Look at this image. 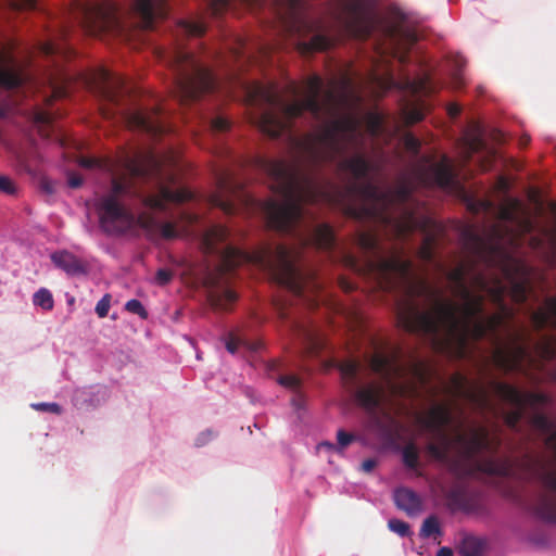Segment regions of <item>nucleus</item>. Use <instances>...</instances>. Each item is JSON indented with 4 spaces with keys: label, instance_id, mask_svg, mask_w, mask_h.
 I'll use <instances>...</instances> for the list:
<instances>
[{
    "label": "nucleus",
    "instance_id": "64",
    "mask_svg": "<svg viewBox=\"0 0 556 556\" xmlns=\"http://www.w3.org/2000/svg\"><path fill=\"white\" fill-rule=\"evenodd\" d=\"M340 285H341V288L343 289V291H345V292H351L353 290V286L343 279L340 281Z\"/></svg>",
    "mask_w": 556,
    "mask_h": 556
},
{
    "label": "nucleus",
    "instance_id": "33",
    "mask_svg": "<svg viewBox=\"0 0 556 556\" xmlns=\"http://www.w3.org/2000/svg\"><path fill=\"white\" fill-rule=\"evenodd\" d=\"M404 465L409 469H416L419 465V453L417 446L410 442L402 451Z\"/></svg>",
    "mask_w": 556,
    "mask_h": 556
},
{
    "label": "nucleus",
    "instance_id": "31",
    "mask_svg": "<svg viewBox=\"0 0 556 556\" xmlns=\"http://www.w3.org/2000/svg\"><path fill=\"white\" fill-rule=\"evenodd\" d=\"M41 53L47 56L62 55L68 58L71 49L63 42L46 41L40 46Z\"/></svg>",
    "mask_w": 556,
    "mask_h": 556
},
{
    "label": "nucleus",
    "instance_id": "11",
    "mask_svg": "<svg viewBox=\"0 0 556 556\" xmlns=\"http://www.w3.org/2000/svg\"><path fill=\"white\" fill-rule=\"evenodd\" d=\"M333 18L344 33L356 39H367L374 29V21L362 0L340 2Z\"/></svg>",
    "mask_w": 556,
    "mask_h": 556
},
{
    "label": "nucleus",
    "instance_id": "20",
    "mask_svg": "<svg viewBox=\"0 0 556 556\" xmlns=\"http://www.w3.org/2000/svg\"><path fill=\"white\" fill-rule=\"evenodd\" d=\"M393 497L396 507L405 511L408 516H415L422 509L420 496L409 488H397L394 491Z\"/></svg>",
    "mask_w": 556,
    "mask_h": 556
},
{
    "label": "nucleus",
    "instance_id": "55",
    "mask_svg": "<svg viewBox=\"0 0 556 556\" xmlns=\"http://www.w3.org/2000/svg\"><path fill=\"white\" fill-rule=\"evenodd\" d=\"M377 466V460L374 459V458H368V459H365L363 463H362V470L364 472H371L375 467Z\"/></svg>",
    "mask_w": 556,
    "mask_h": 556
},
{
    "label": "nucleus",
    "instance_id": "7",
    "mask_svg": "<svg viewBox=\"0 0 556 556\" xmlns=\"http://www.w3.org/2000/svg\"><path fill=\"white\" fill-rule=\"evenodd\" d=\"M157 58L173 71V94L181 104L215 89L211 71L180 45L170 50H159Z\"/></svg>",
    "mask_w": 556,
    "mask_h": 556
},
{
    "label": "nucleus",
    "instance_id": "28",
    "mask_svg": "<svg viewBox=\"0 0 556 556\" xmlns=\"http://www.w3.org/2000/svg\"><path fill=\"white\" fill-rule=\"evenodd\" d=\"M484 546L485 544L483 540L472 535H467L462 540L458 553L462 556H482Z\"/></svg>",
    "mask_w": 556,
    "mask_h": 556
},
{
    "label": "nucleus",
    "instance_id": "57",
    "mask_svg": "<svg viewBox=\"0 0 556 556\" xmlns=\"http://www.w3.org/2000/svg\"><path fill=\"white\" fill-rule=\"evenodd\" d=\"M18 9H35L37 5V0H21V2L15 4Z\"/></svg>",
    "mask_w": 556,
    "mask_h": 556
},
{
    "label": "nucleus",
    "instance_id": "8",
    "mask_svg": "<svg viewBox=\"0 0 556 556\" xmlns=\"http://www.w3.org/2000/svg\"><path fill=\"white\" fill-rule=\"evenodd\" d=\"M532 425L546 434L545 444L555 456L554 462H539L533 469V476L542 488V491L536 495L533 509L542 520L556 522V427L542 413L532 417Z\"/></svg>",
    "mask_w": 556,
    "mask_h": 556
},
{
    "label": "nucleus",
    "instance_id": "35",
    "mask_svg": "<svg viewBox=\"0 0 556 556\" xmlns=\"http://www.w3.org/2000/svg\"><path fill=\"white\" fill-rule=\"evenodd\" d=\"M440 534L441 529L438 518L435 516H429L426 518L420 529V536L427 539Z\"/></svg>",
    "mask_w": 556,
    "mask_h": 556
},
{
    "label": "nucleus",
    "instance_id": "34",
    "mask_svg": "<svg viewBox=\"0 0 556 556\" xmlns=\"http://www.w3.org/2000/svg\"><path fill=\"white\" fill-rule=\"evenodd\" d=\"M316 241L313 243H336L333 229L327 224L317 225L314 229ZM301 243H311L309 241H302Z\"/></svg>",
    "mask_w": 556,
    "mask_h": 556
},
{
    "label": "nucleus",
    "instance_id": "46",
    "mask_svg": "<svg viewBox=\"0 0 556 556\" xmlns=\"http://www.w3.org/2000/svg\"><path fill=\"white\" fill-rule=\"evenodd\" d=\"M206 2L212 14L218 15L228 8L230 0H206Z\"/></svg>",
    "mask_w": 556,
    "mask_h": 556
},
{
    "label": "nucleus",
    "instance_id": "51",
    "mask_svg": "<svg viewBox=\"0 0 556 556\" xmlns=\"http://www.w3.org/2000/svg\"><path fill=\"white\" fill-rule=\"evenodd\" d=\"M40 189L47 194H53L55 192L54 182L46 177L40 180Z\"/></svg>",
    "mask_w": 556,
    "mask_h": 556
},
{
    "label": "nucleus",
    "instance_id": "22",
    "mask_svg": "<svg viewBox=\"0 0 556 556\" xmlns=\"http://www.w3.org/2000/svg\"><path fill=\"white\" fill-rule=\"evenodd\" d=\"M382 393V388L370 384L355 390L354 397L361 406L372 412L379 407Z\"/></svg>",
    "mask_w": 556,
    "mask_h": 556
},
{
    "label": "nucleus",
    "instance_id": "15",
    "mask_svg": "<svg viewBox=\"0 0 556 556\" xmlns=\"http://www.w3.org/2000/svg\"><path fill=\"white\" fill-rule=\"evenodd\" d=\"M216 191L212 193L207 203L213 207L220 208L226 215L237 213V200L249 203L253 200L241 194V186L237 182L232 174L227 169H220L216 173Z\"/></svg>",
    "mask_w": 556,
    "mask_h": 556
},
{
    "label": "nucleus",
    "instance_id": "23",
    "mask_svg": "<svg viewBox=\"0 0 556 556\" xmlns=\"http://www.w3.org/2000/svg\"><path fill=\"white\" fill-rule=\"evenodd\" d=\"M336 42V38L330 35L318 33L315 34L308 41H299L296 45L298 51L302 55H308L314 52H323L331 48Z\"/></svg>",
    "mask_w": 556,
    "mask_h": 556
},
{
    "label": "nucleus",
    "instance_id": "12",
    "mask_svg": "<svg viewBox=\"0 0 556 556\" xmlns=\"http://www.w3.org/2000/svg\"><path fill=\"white\" fill-rule=\"evenodd\" d=\"M531 324L536 331L545 328L554 331L541 334L534 348L543 361L556 358V296L548 298L542 307L531 314Z\"/></svg>",
    "mask_w": 556,
    "mask_h": 556
},
{
    "label": "nucleus",
    "instance_id": "53",
    "mask_svg": "<svg viewBox=\"0 0 556 556\" xmlns=\"http://www.w3.org/2000/svg\"><path fill=\"white\" fill-rule=\"evenodd\" d=\"M79 165L85 168H94L100 166V161L92 157H80Z\"/></svg>",
    "mask_w": 556,
    "mask_h": 556
},
{
    "label": "nucleus",
    "instance_id": "43",
    "mask_svg": "<svg viewBox=\"0 0 556 556\" xmlns=\"http://www.w3.org/2000/svg\"><path fill=\"white\" fill-rule=\"evenodd\" d=\"M111 303V295L104 294L102 299L96 305V313L100 318L108 316Z\"/></svg>",
    "mask_w": 556,
    "mask_h": 556
},
{
    "label": "nucleus",
    "instance_id": "60",
    "mask_svg": "<svg viewBox=\"0 0 556 556\" xmlns=\"http://www.w3.org/2000/svg\"><path fill=\"white\" fill-rule=\"evenodd\" d=\"M288 91L293 94V96H299L300 93V88L299 86L294 83V81H291L289 85H288Z\"/></svg>",
    "mask_w": 556,
    "mask_h": 556
},
{
    "label": "nucleus",
    "instance_id": "40",
    "mask_svg": "<svg viewBox=\"0 0 556 556\" xmlns=\"http://www.w3.org/2000/svg\"><path fill=\"white\" fill-rule=\"evenodd\" d=\"M404 114L406 123L408 124H416L422 121L425 116L424 110L418 106L406 108Z\"/></svg>",
    "mask_w": 556,
    "mask_h": 556
},
{
    "label": "nucleus",
    "instance_id": "48",
    "mask_svg": "<svg viewBox=\"0 0 556 556\" xmlns=\"http://www.w3.org/2000/svg\"><path fill=\"white\" fill-rule=\"evenodd\" d=\"M279 383L294 391L300 388V379L293 375L281 376L279 378Z\"/></svg>",
    "mask_w": 556,
    "mask_h": 556
},
{
    "label": "nucleus",
    "instance_id": "10",
    "mask_svg": "<svg viewBox=\"0 0 556 556\" xmlns=\"http://www.w3.org/2000/svg\"><path fill=\"white\" fill-rule=\"evenodd\" d=\"M490 389L502 401L514 406L504 416L505 424L511 429L518 427L527 406L545 404L547 402V396L543 393L521 392L519 389L497 380H491Z\"/></svg>",
    "mask_w": 556,
    "mask_h": 556
},
{
    "label": "nucleus",
    "instance_id": "58",
    "mask_svg": "<svg viewBox=\"0 0 556 556\" xmlns=\"http://www.w3.org/2000/svg\"><path fill=\"white\" fill-rule=\"evenodd\" d=\"M11 106L9 104L0 105V118H8L11 114Z\"/></svg>",
    "mask_w": 556,
    "mask_h": 556
},
{
    "label": "nucleus",
    "instance_id": "19",
    "mask_svg": "<svg viewBox=\"0 0 556 556\" xmlns=\"http://www.w3.org/2000/svg\"><path fill=\"white\" fill-rule=\"evenodd\" d=\"M447 507L453 510L470 511L475 508L476 502L469 491L463 485H454L444 493Z\"/></svg>",
    "mask_w": 556,
    "mask_h": 556
},
{
    "label": "nucleus",
    "instance_id": "2",
    "mask_svg": "<svg viewBox=\"0 0 556 556\" xmlns=\"http://www.w3.org/2000/svg\"><path fill=\"white\" fill-rule=\"evenodd\" d=\"M369 258L363 264L349 256L350 266L375 278L380 288L401 292L396 302L397 325L405 331L426 337L432 348L454 358H468L476 344L486 338L493 345L491 361L501 371L520 370L528 355L522 334H510L504 344L498 333L511 317L504 298L516 303L527 301L531 288V269L504 250L505 245H463V260L444 271L457 304L442 300L437 289L419 279L413 262L399 251L386 255L380 245H361Z\"/></svg>",
    "mask_w": 556,
    "mask_h": 556
},
{
    "label": "nucleus",
    "instance_id": "63",
    "mask_svg": "<svg viewBox=\"0 0 556 556\" xmlns=\"http://www.w3.org/2000/svg\"><path fill=\"white\" fill-rule=\"evenodd\" d=\"M482 146H483L482 141L477 139L470 143V149L472 152H477L478 150H480V148Z\"/></svg>",
    "mask_w": 556,
    "mask_h": 556
},
{
    "label": "nucleus",
    "instance_id": "47",
    "mask_svg": "<svg viewBox=\"0 0 556 556\" xmlns=\"http://www.w3.org/2000/svg\"><path fill=\"white\" fill-rule=\"evenodd\" d=\"M174 273L167 268H160L155 274V282L159 286H166L173 279Z\"/></svg>",
    "mask_w": 556,
    "mask_h": 556
},
{
    "label": "nucleus",
    "instance_id": "30",
    "mask_svg": "<svg viewBox=\"0 0 556 556\" xmlns=\"http://www.w3.org/2000/svg\"><path fill=\"white\" fill-rule=\"evenodd\" d=\"M359 363L357 361H348L340 366L342 378L351 388H354L356 384Z\"/></svg>",
    "mask_w": 556,
    "mask_h": 556
},
{
    "label": "nucleus",
    "instance_id": "3",
    "mask_svg": "<svg viewBox=\"0 0 556 556\" xmlns=\"http://www.w3.org/2000/svg\"><path fill=\"white\" fill-rule=\"evenodd\" d=\"M130 192L128 184L119 178H112L111 191L102 195L97 203L100 224L105 232L113 235H140L149 239H178L193 233L203 235L200 243H222L230 236V230L222 224L205 226L200 215L190 210L176 207L175 219L164 222L159 214L165 213L168 205L176 206L194 200L195 194L176 185L172 176L169 184L160 182L156 194L140 195L144 211L135 216L121 198Z\"/></svg>",
    "mask_w": 556,
    "mask_h": 556
},
{
    "label": "nucleus",
    "instance_id": "32",
    "mask_svg": "<svg viewBox=\"0 0 556 556\" xmlns=\"http://www.w3.org/2000/svg\"><path fill=\"white\" fill-rule=\"evenodd\" d=\"M521 210V203L517 199H508L500 210V217L506 222H515Z\"/></svg>",
    "mask_w": 556,
    "mask_h": 556
},
{
    "label": "nucleus",
    "instance_id": "14",
    "mask_svg": "<svg viewBox=\"0 0 556 556\" xmlns=\"http://www.w3.org/2000/svg\"><path fill=\"white\" fill-rule=\"evenodd\" d=\"M370 369L380 376L388 389L394 395H404L408 391V387L397 382L406 375V367L401 364V351L394 349L386 354L383 352H375L369 358Z\"/></svg>",
    "mask_w": 556,
    "mask_h": 556
},
{
    "label": "nucleus",
    "instance_id": "52",
    "mask_svg": "<svg viewBox=\"0 0 556 556\" xmlns=\"http://www.w3.org/2000/svg\"><path fill=\"white\" fill-rule=\"evenodd\" d=\"M419 247H420V255H421V257L425 258L428 262H431L432 258L434 257L433 248L435 245L425 244V245H419Z\"/></svg>",
    "mask_w": 556,
    "mask_h": 556
},
{
    "label": "nucleus",
    "instance_id": "25",
    "mask_svg": "<svg viewBox=\"0 0 556 556\" xmlns=\"http://www.w3.org/2000/svg\"><path fill=\"white\" fill-rule=\"evenodd\" d=\"M401 88L414 97L428 96L434 91V86L429 75L414 79L406 77L402 81Z\"/></svg>",
    "mask_w": 556,
    "mask_h": 556
},
{
    "label": "nucleus",
    "instance_id": "62",
    "mask_svg": "<svg viewBox=\"0 0 556 556\" xmlns=\"http://www.w3.org/2000/svg\"><path fill=\"white\" fill-rule=\"evenodd\" d=\"M437 556H453V551L450 547H441Z\"/></svg>",
    "mask_w": 556,
    "mask_h": 556
},
{
    "label": "nucleus",
    "instance_id": "5",
    "mask_svg": "<svg viewBox=\"0 0 556 556\" xmlns=\"http://www.w3.org/2000/svg\"><path fill=\"white\" fill-rule=\"evenodd\" d=\"M422 427L428 430L434 441L426 446L428 454L437 460H446L452 444L456 443L459 454L467 460H473L482 453H489L491 457L478 460V471L496 477H510L514 464L508 457H494L498 452L502 440L500 435H491L484 426H472L466 432L462 431L463 422L456 426L453 439L446 432V428L454 424L452 406L448 404H435L429 408L420 420Z\"/></svg>",
    "mask_w": 556,
    "mask_h": 556
},
{
    "label": "nucleus",
    "instance_id": "18",
    "mask_svg": "<svg viewBox=\"0 0 556 556\" xmlns=\"http://www.w3.org/2000/svg\"><path fill=\"white\" fill-rule=\"evenodd\" d=\"M51 261L55 267L70 276L85 275L88 271V263L66 250L52 253Z\"/></svg>",
    "mask_w": 556,
    "mask_h": 556
},
{
    "label": "nucleus",
    "instance_id": "24",
    "mask_svg": "<svg viewBox=\"0 0 556 556\" xmlns=\"http://www.w3.org/2000/svg\"><path fill=\"white\" fill-rule=\"evenodd\" d=\"M277 313L279 318L288 323L290 331L300 336L304 341L315 348L317 345L315 333L307 326L290 319V313L282 304H276Z\"/></svg>",
    "mask_w": 556,
    "mask_h": 556
},
{
    "label": "nucleus",
    "instance_id": "6",
    "mask_svg": "<svg viewBox=\"0 0 556 556\" xmlns=\"http://www.w3.org/2000/svg\"><path fill=\"white\" fill-rule=\"evenodd\" d=\"M89 84L108 102L106 106L101 108V114L104 118H118L127 127L143 131L151 137H159L170 130L160 105L151 110L130 109L121 105V98L126 92V83L122 76L101 67L92 74Z\"/></svg>",
    "mask_w": 556,
    "mask_h": 556
},
{
    "label": "nucleus",
    "instance_id": "38",
    "mask_svg": "<svg viewBox=\"0 0 556 556\" xmlns=\"http://www.w3.org/2000/svg\"><path fill=\"white\" fill-rule=\"evenodd\" d=\"M125 309L128 311L129 313L138 315L142 319H147L149 316V314H148L147 309L144 308V306L142 305V303L136 299H131V300L127 301L125 304Z\"/></svg>",
    "mask_w": 556,
    "mask_h": 556
},
{
    "label": "nucleus",
    "instance_id": "16",
    "mask_svg": "<svg viewBox=\"0 0 556 556\" xmlns=\"http://www.w3.org/2000/svg\"><path fill=\"white\" fill-rule=\"evenodd\" d=\"M450 393L454 397L468 401L480 412H495V406L490 397V391L481 382L470 381L462 374H455L451 377Z\"/></svg>",
    "mask_w": 556,
    "mask_h": 556
},
{
    "label": "nucleus",
    "instance_id": "4",
    "mask_svg": "<svg viewBox=\"0 0 556 556\" xmlns=\"http://www.w3.org/2000/svg\"><path fill=\"white\" fill-rule=\"evenodd\" d=\"M218 251L217 263L214 269L205 276L207 287V301L214 311H230L238 300V294L228 287L223 286L225 275L235 270L243 262L251 261L267 271L273 280L287 288L299 298L314 299L320 290V282L314 268L303 257L300 245H257L251 254L242 252L238 245H222Z\"/></svg>",
    "mask_w": 556,
    "mask_h": 556
},
{
    "label": "nucleus",
    "instance_id": "45",
    "mask_svg": "<svg viewBox=\"0 0 556 556\" xmlns=\"http://www.w3.org/2000/svg\"><path fill=\"white\" fill-rule=\"evenodd\" d=\"M367 127H368L369 132L372 136H377L380 132L381 127H382L381 117L377 114H370L368 116Z\"/></svg>",
    "mask_w": 556,
    "mask_h": 556
},
{
    "label": "nucleus",
    "instance_id": "49",
    "mask_svg": "<svg viewBox=\"0 0 556 556\" xmlns=\"http://www.w3.org/2000/svg\"><path fill=\"white\" fill-rule=\"evenodd\" d=\"M229 127H230L229 122L224 117L217 116L211 121V128L214 131L223 132V131L228 130Z\"/></svg>",
    "mask_w": 556,
    "mask_h": 556
},
{
    "label": "nucleus",
    "instance_id": "27",
    "mask_svg": "<svg viewBox=\"0 0 556 556\" xmlns=\"http://www.w3.org/2000/svg\"><path fill=\"white\" fill-rule=\"evenodd\" d=\"M354 440H355V437L353 434L341 429L337 432V441H338L337 445L329 441H324L317 445V451L318 452L326 451L328 453L337 452V453L341 454L343 452V448H345L348 445H350Z\"/></svg>",
    "mask_w": 556,
    "mask_h": 556
},
{
    "label": "nucleus",
    "instance_id": "50",
    "mask_svg": "<svg viewBox=\"0 0 556 556\" xmlns=\"http://www.w3.org/2000/svg\"><path fill=\"white\" fill-rule=\"evenodd\" d=\"M53 113L49 111H39L35 115L36 122L41 125H50L53 122Z\"/></svg>",
    "mask_w": 556,
    "mask_h": 556
},
{
    "label": "nucleus",
    "instance_id": "26",
    "mask_svg": "<svg viewBox=\"0 0 556 556\" xmlns=\"http://www.w3.org/2000/svg\"><path fill=\"white\" fill-rule=\"evenodd\" d=\"M23 84L21 71L14 64L13 60L8 59L4 66H0V87L13 89Z\"/></svg>",
    "mask_w": 556,
    "mask_h": 556
},
{
    "label": "nucleus",
    "instance_id": "37",
    "mask_svg": "<svg viewBox=\"0 0 556 556\" xmlns=\"http://www.w3.org/2000/svg\"><path fill=\"white\" fill-rule=\"evenodd\" d=\"M128 166H129V170L131 172V174L134 176H138V177L147 176L148 172L150 170V168H148L146 165L137 164L132 161L129 163ZM151 167H152L151 170H155V172L160 170L159 164L154 160L151 161Z\"/></svg>",
    "mask_w": 556,
    "mask_h": 556
},
{
    "label": "nucleus",
    "instance_id": "36",
    "mask_svg": "<svg viewBox=\"0 0 556 556\" xmlns=\"http://www.w3.org/2000/svg\"><path fill=\"white\" fill-rule=\"evenodd\" d=\"M34 304L37 306H40L41 308L46 311H51L54 305V301L52 298V293L45 288L39 289L34 294Z\"/></svg>",
    "mask_w": 556,
    "mask_h": 556
},
{
    "label": "nucleus",
    "instance_id": "9",
    "mask_svg": "<svg viewBox=\"0 0 556 556\" xmlns=\"http://www.w3.org/2000/svg\"><path fill=\"white\" fill-rule=\"evenodd\" d=\"M73 14L90 36L117 34L123 29L117 9L108 1L77 0Z\"/></svg>",
    "mask_w": 556,
    "mask_h": 556
},
{
    "label": "nucleus",
    "instance_id": "41",
    "mask_svg": "<svg viewBox=\"0 0 556 556\" xmlns=\"http://www.w3.org/2000/svg\"><path fill=\"white\" fill-rule=\"evenodd\" d=\"M0 192L9 195L16 194L17 187L9 176L0 175Z\"/></svg>",
    "mask_w": 556,
    "mask_h": 556
},
{
    "label": "nucleus",
    "instance_id": "13",
    "mask_svg": "<svg viewBox=\"0 0 556 556\" xmlns=\"http://www.w3.org/2000/svg\"><path fill=\"white\" fill-rule=\"evenodd\" d=\"M417 181L427 187L453 189L456 186L452 160L443 155L440 161L422 156L414 167Z\"/></svg>",
    "mask_w": 556,
    "mask_h": 556
},
{
    "label": "nucleus",
    "instance_id": "42",
    "mask_svg": "<svg viewBox=\"0 0 556 556\" xmlns=\"http://www.w3.org/2000/svg\"><path fill=\"white\" fill-rule=\"evenodd\" d=\"M404 147L408 152L417 155L420 149V141L414 135L407 134L404 137Z\"/></svg>",
    "mask_w": 556,
    "mask_h": 556
},
{
    "label": "nucleus",
    "instance_id": "61",
    "mask_svg": "<svg viewBox=\"0 0 556 556\" xmlns=\"http://www.w3.org/2000/svg\"><path fill=\"white\" fill-rule=\"evenodd\" d=\"M460 113V108L456 104H452L450 105L448 108V114L452 116V117H456L458 114Z\"/></svg>",
    "mask_w": 556,
    "mask_h": 556
},
{
    "label": "nucleus",
    "instance_id": "17",
    "mask_svg": "<svg viewBox=\"0 0 556 556\" xmlns=\"http://www.w3.org/2000/svg\"><path fill=\"white\" fill-rule=\"evenodd\" d=\"M134 12L143 29H153L156 23L167 16L166 0H135Z\"/></svg>",
    "mask_w": 556,
    "mask_h": 556
},
{
    "label": "nucleus",
    "instance_id": "21",
    "mask_svg": "<svg viewBox=\"0 0 556 556\" xmlns=\"http://www.w3.org/2000/svg\"><path fill=\"white\" fill-rule=\"evenodd\" d=\"M392 37L394 38V40L397 41L399 46H403L396 49L395 56L397 58L400 63H407L408 52L410 48L416 43L418 39L417 35L409 29L396 27L392 30Z\"/></svg>",
    "mask_w": 556,
    "mask_h": 556
},
{
    "label": "nucleus",
    "instance_id": "56",
    "mask_svg": "<svg viewBox=\"0 0 556 556\" xmlns=\"http://www.w3.org/2000/svg\"><path fill=\"white\" fill-rule=\"evenodd\" d=\"M239 344H240L239 340H237L235 338H230L226 342V349L231 354H235L238 350Z\"/></svg>",
    "mask_w": 556,
    "mask_h": 556
},
{
    "label": "nucleus",
    "instance_id": "54",
    "mask_svg": "<svg viewBox=\"0 0 556 556\" xmlns=\"http://www.w3.org/2000/svg\"><path fill=\"white\" fill-rule=\"evenodd\" d=\"M67 184L73 189L79 188L83 185V178L79 175L71 174Z\"/></svg>",
    "mask_w": 556,
    "mask_h": 556
},
{
    "label": "nucleus",
    "instance_id": "59",
    "mask_svg": "<svg viewBox=\"0 0 556 556\" xmlns=\"http://www.w3.org/2000/svg\"><path fill=\"white\" fill-rule=\"evenodd\" d=\"M66 96V90L62 87H54L52 98H62Z\"/></svg>",
    "mask_w": 556,
    "mask_h": 556
},
{
    "label": "nucleus",
    "instance_id": "1",
    "mask_svg": "<svg viewBox=\"0 0 556 556\" xmlns=\"http://www.w3.org/2000/svg\"><path fill=\"white\" fill-rule=\"evenodd\" d=\"M333 86L324 91L323 79L312 75L304 81L305 97L287 102L275 85H255L249 90L252 102L267 105L257 117V126L270 138L285 132L291 136L293 119L304 112L323 123L315 132L296 139L301 155L294 162L257 156L255 166L271 179V188L281 201L268 199L256 203L267 226L282 233H293L304 216V204H328L339 207L356 220H369L397 238L435 227L424 207L414 199L413 185L403 180L395 188L382 190L371 179V162L362 153L344 157L339 168L352 181L338 186L318 176L319 167L332 163L351 149L364 143L361 119L354 114L339 116L348 101L346 93Z\"/></svg>",
    "mask_w": 556,
    "mask_h": 556
},
{
    "label": "nucleus",
    "instance_id": "29",
    "mask_svg": "<svg viewBox=\"0 0 556 556\" xmlns=\"http://www.w3.org/2000/svg\"><path fill=\"white\" fill-rule=\"evenodd\" d=\"M206 31V25L202 21L181 20L176 25V33L188 37H201Z\"/></svg>",
    "mask_w": 556,
    "mask_h": 556
},
{
    "label": "nucleus",
    "instance_id": "39",
    "mask_svg": "<svg viewBox=\"0 0 556 556\" xmlns=\"http://www.w3.org/2000/svg\"><path fill=\"white\" fill-rule=\"evenodd\" d=\"M388 526L391 531L397 533L402 538H405L410 533L409 525L400 519H390Z\"/></svg>",
    "mask_w": 556,
    "mask_h": 556
},
{
    "label": "nucleus",
    "instance_id": "44",
    "mask_svg": "<svg viewBox=\"0 0 556 556\" xmlns=\"http://www.w3.org/2000/svg\"><path fill=\"white\" fill-rule=\"evenodd\" d=\"M33 408L40 412H49L55 415H60L62 413V407L58 403H36L31 405Z\"/></svg>",
    "mask_w": 556,
    "mask_h": 556
}]
</instances>
